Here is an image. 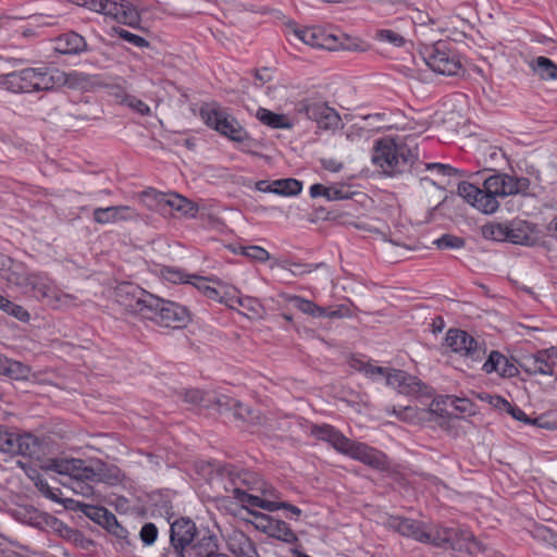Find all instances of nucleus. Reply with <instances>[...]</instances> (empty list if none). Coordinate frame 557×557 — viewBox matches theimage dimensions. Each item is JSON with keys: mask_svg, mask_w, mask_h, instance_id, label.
<instances>
[{"mask_svg": "<svg viewBox=\"0 0 557 557\" xmlns=\"http://www.w3.org/2000/svg\"><path fill=\"white\" fill-rule=\"evenodd\" d=\"M97 512V522L119 539L127 537V530L122 527L116 517L106 508H94Z\"/></svg>", "mask_w": 557, "mask_h": 557, "instance_id": "obj_30", "label": "nucleus"}, {"mask_svg": "<svg viewBox=\"0 0 557 557\" xmlns=\"http://www.w3.org/2000/svg\"><path fill=\"white\" fill-rule=\"evenodd\" d=\"M207 408H214L219 413L232 411L234 407L239 406V401L225 395H213L207 396V404L203 405Z\"/></svg>", "mask_w": 557, "mask_h": 557, "instance_id": "obj_36", "label": "nucleus"}, {"mask_svg": "<svg viewBox=\"0 0 557 557\" xmlns=\"http://www.w3.org/2000/svg\"><path fill=\"white\" fill-rule=\"evenodd\" d=\"M208 393H203L200 389H186L183 392L182 397L185 403L191 404V405H199L201 403L207 404V396Z\"/></svg>", "mask_w": 557, "mask_h": 557, "instance_id": "obj_50", "label": "nucleus"}, {"mask_svg": "<svg viewBox=\"0 0 557 557\" xmlns=\"http://www.w3.org/2000/svg\"><path fill=\"white\" fill-rule=\"evenodd\" d=\"M388 373H391V371H388V369H386V368L370 364L367 368L364 374L371 379H376L379 376H382V377L384 376L387 379Z\"/></svg>", "mask_w": 557, "mask_h": 557, "instance_id": "obj_57", "label": "nucleus"}, {"mask_svg": "<svg viewBox=\"0 0 557 557\" xmlns=\"http://www.w3.org/2000/svg\"><path fill=\"white\" fill-rule=\"evenodd\" d=\"M289 302L304 313L312 317H322L325 313V308L319 307L311 300H307L299 296H294L289 299Z\"/></svg>", "mask_w": 557, "mask_h": 557, "instance_id": "obj_39", "label": "nucleus"}, {"mask_svg": "<svg viewBox=\"0 0 557 557\" xmlns=\"http://www.w3.org/2000/svg\"><path fill=\"white\" fill-rule=\"evenodd\" d=\"M311 434L318 440L327 442L341 454H344L345 450H347V447L351 441L334 426L329 424L312 425Z\"/></svg>", "mask_w": 557, "mask_h": 557, "instance_id": "obj_22", "label": "nucleus"}, {"mask_svg": "<svg viewBox=\"0 0 557 557\" xmlns=\"http://www.w3.org/2000/svg\"><path fill=\"white\" fill-rule=\"evenodd\" d=\"M372 162L385 175L395 176L410 171L418 159L417 145L385 137L375 141Z\"/></svg>", "mask_w": 557, "mask_h": 557, "instance_id": "obj_3", "label": "nucleus"}, {"mask_svg": "<svg viewBox=\"0 0 557 557\" xmlns=\"http://www.w3.org/2000/svg\"><path fill=\"white\" fill-rule=\"evenodd\" d=\"M8 281L32 293L54 309L71 308L77 305V298L62 292L47 276L36 273L12 271Z\"/></svg>", "mask_w": 557, "mask_h": 557, "instance_id": "obj_6", "label": "nucleus"}, {"mask_svg": "<svg viewBox=\"0 0 557 557\" xmlns=\"http://www.w3.org/2000/svg\"><path fill=\"white\" fill-rule=\"evenodd\" d=\"M519 366L528 373L553 375L555 362L548 361V358L542 355V350H539L534 355L522 357Z\"/></svg>", "mask_w": 557, "mask_h": 557, "instance_id": "obj_24", "label": "nucleus"}, {"mask_svg": "<svg viewBox=\"0 0 557 557\" xmlns=\"http://www.w3.org/2000/svg\"><path fill=\"white\" fill-rule=\"evenodd\" d=\"M66 83V74L58 69L27 67L0 77V86L12 92L46 91Z\"/></svg>", "mask_w": 557, "mask_h": 557, "instance_id": "obj_4", "label": "nucleus"}, {"mask_svg": "<svg viewBox=\"0 0 557 557\" xmlns=\"http://www.w3.org/2000/svg\"><path fill=\"white\" fill-rule=\"evenodd\" d=\"M376 38L382 41H387L395 47H401L405 45V41H406L405 38L400 34H398L392 29L379 30L376 33Z\"/></svg>", "mask_w": 557, "mask_h": 557, "instance_id": "obj_45", "label": "nucleus"}, {"mask_svg": "<svg viewBox=\"0 0 557 557\" xmlns=\"http://www.w3.org/2000/svg\"><path fill=\"white\" fill-rule=\"evenodd\" d=\"M164 276L173 283L184 282V274L177 270L166 269Z\"/></svg>", "mask_w": 557, "mask_h": 557, "instance_id": "obj_62", "label": "nucleus"}, {"mask_svg": "<svg viewBox=\"0 0 557 557\" xmlns=\"http://www.w3.org/2000/svg\"><path fill=\"white\" fill-rule=\"evenodd\" d=\"M392 412L395 416H397L399 419L407 421V420H410L411 418H413V416L416 413V409L411 406L399 407V408L393 407Z\"/></svg>", "mask_w": 557, "mask_h": 557, "instance_id": "obj_56", "label": "nucleus"}, {"mask_svg": "<svg viewBox=\"0 0 557 557\" xmlns=\"http://www.w3.org/2000/svg\"><path fill=\"white\" fill-rule=\"evenodd\" d=\"M530 67L541 79L557 81V64L546 57L535 58Z\"/></svg>", "mask_w": 557, "mask_h": 557, "instance_id": "obj_31", "label": "nucleus"}, {"mask_svg": "<svg viewBox=\"0 0 557 557\" xmlns=\"http://www.w3.org/2000/svg\"><path fill=\"white\" fill-rule=\"evenodd\" d=\"M344 455L376 470H384L387 467L386 456L382 451L363 443L350 441Z\"/></svg>", "mask_w": 557, "mask_h": 557, "instance_id": "obj_18", "label": "nucleus"}, {"mask_svg": "<svg viewBox=\"0 0 557 557\" xmlns=\"http://www.w3.org/2000/svg\"><path fill=\"white\" fill-rule=\"evenodd\" d=\"M388 527L403 536L411 537L421 543H430L437 547L451 548L458 552H467L474 555L483 552V545L466 530L456 528H440L428 530L420 522L403 517H391Z\"/></svg>", "mask_w": 557, "mask_h": 557, "instance_id": "obj_1", "label": "nucleus"}, {"mask_svg": "<svg viewBox=\"0 0 557 557\" xmlns=\"http://www.w3.org/2000/svg\"><path fill=\"white\" fill-rule=\"evenodd\" d=\"M369 366H370L369 363H367L366 361H363L357 357H352L349 360V367L351 369L363 372V373H366V370Z\"/></svg>", "mask_w": 557, "mask_h": 557, "instance_id": "obj_61", "label": "nucleus"}, {"mask_svg": "<svg viewBox=\"0 0 557 557\" xmlns=\"http://www.w3.org/2000/svg\"><path fill=\"white\" fill-rule=\"evenodd\" d=\"M530 180L511 176L504 173L493 174L479 188L474 184L461 182L458 184V195L468 203L485 214H492L499 208L498 198L512 195L527 196Z\"/></svg>", "mask_w": 557, "mask_h": 557, "instance_id": "obj_2", "label": "nucleus"}, {"mask_svg": "<svg viewBox=\"0 0 557 557\" xmlns=\"http://www.w3.org/2000/svg\"><path fill=\"white\" fill-rule=\"evenodd\" d=\"M139 536L145 545H151L158 537V529L153 523H145L139 532Z\"/></svg>", "mask_w": 557, "mask_h": 557, "instance_id": "obj_49", "label": "nucleus"}, {"mask_svg": "<svg viewBox=\"0 0 557 557\" xmlns=\"http://www.w3.org/2000/svg\"><path fill=\"white\" fill-rule=\"evenodd\" d=\"M256 116L262 124L272 128L288 129L293 126L286 115L275 113L265 108H259Z\"/></svg>", "mask_w": 557, "mask_h": 557, "instance_id": "obj_32", "label": "nucleus"}, {"mask_svg": "<svg viewBox=\"0 0 557 557\" xmlns=\"http://www.w3.org/2000/svg\"><path fill=\"white\" fill-rule=\"evenodd\" d=\"M426 170H435L438 174L443 176H461L462 173L456 168H453L448 164L443 163H428Z\"/></svg>", "mask_w": 557, "mask_h": 557, "instance_id": "obj_51", "label": "nucleus"}, {"mask_svg": "<svg viewBox=\"0 0 557 557\" xmlns=\"http://www.w3.org/2000/svg\"><path fill=\"white\" fill-rule=\"evenodd\" d=\"M171 211L181 212L185 216L194 218L198 212V208L187 198L175 193H169L165 202V213Z\"/></svg>", "mask_w": 557, "mask_h": 557, "instance_id": "obj_29", "label": "nucleus"}, {"mask_svg": "<svg viewBox=\"0 0 557 557\" xmlns=\"http://www.w3.org/2000/svg\"><path fill=\"white\" fill-rule=\"evenodd\" d=\"M322 163L325 170L334 173L341 171V169L343 168V164L341 162H337L336 160L333 159L323 160Z\"/></svg>", "mask_w": 557, "mask_h": 557, "instance_id": "obj_63", "label": "nucleus"}, {"mask_svg": "<svg viewBox=\"0 0 557 557\" xmlns=\"http://www.w3.org/2000/svg\"><path fill=\"white\" fill-rule=\"evenodd\" d=\"M482 369L486 373L496 372L504 377H513L518 374V368L496 350L491 351Z\"/></svg>", "mask_w": 557, "mask_h": 557, "instance_id": "obj_23", "label": "nucleus"}, {"mask_svg": "<svg viewBox=\"0 0 557 557\" xmlns=\"http://www.w3.org/2000/svg\"><path fill=\"white\" fill-rule=\"evenodd\" d=\"M225 472L228 475V478L234 486L233 494H234V497L238 502H240L243 504H247L248 506L258 507V508L271 511V512L277 510L274 499L261 498L259 496L251 495V494L247 493V491L242 488L240 484L248 483V479L251 476L250 473L239 472V471H236L234 468H230V469L226 468Z\"/></svg>", "mask_w": 557, "mask_h": 557, "instance_id": "obj_15", "label": "nucleus"}, {"mask_svg": "<svg viewBox=\"0 0 557 557\" xmlns=\"http://www.w3.org/2000/svg\"><path fill=\"white\" fill-rule=\"evenodd\" d=\"M157 304L151 305V311L147 319L154 321L161 326L177 329L185 325L189 320L185 307L169 300L156 297Z\"/></svg>", "mask_w": 557, "mask_h": 557, "instance_id": "obj_12", "label": "nucleus"}, {"mask_svg": "<svg viewBox=\"0 0 557 557\" xmlns=\"http://www.w3.org/2000/svg\"><path fill=\"white\" fill-rule=\"evenodd\" d=\"M260 518L265 521V525L262 527V530L265 533H268L271 537L277 539L289 544L297 541L296 534L286 522L273 519L263 513H260Z\"/></svg>", "mask_w": 557, "mask_h": 557, "instance_id": "obj_25", "label": "nucleus"}, {"mask_svg": "<svg viewBox=\"0 0 557 557\" xmlns=\"http://www.w3.org/2000/svg\"><path fill=\"white\" fill-rule=\"evenodd\" d=\"M234 417L251 425H265L268 418L239 401V406L232 409Z\"/></svg>", "mask_w": 557, "mask_h": 557, "instance_id": "obj_35", "label": "nucleus"}, {"mask_svg": "<svg viewBox=\"0 0 557 557\" xmlns=\"http://www.w3.org/2000/svg\"><path fill=\"white\" fill-rule=\"evenodd\" d=\"M166 197L168 194L160 193L152 188H149L139 195V199L146 208L161 213H165Z\"/></svg>", "mask_w": 557, "mask_h": 557, "instance_id": "obj_33", "label": "nucleus"}, {"mask_svg": "<svg viewBox=\"0 0 557 557\" xmlns=\"http://www.w3.org/2000/svg\"><path fill=\"white\" fill-rule=\"evenodd\" d=\"M121 102L125 103L140 115H148L150 113V108L144 101L132 95H124Z\"/></svg>", "mask_w": 557, "mask_h": 557, "instance_id": "obj_44", "label": "nucleus"}, {"mask_svg": "<svg viewBox=\"0 0 557 557\" xmlns=\"http://www.w3.org/2000/svg\"><path fill=\"white\" fill-rule=\"evenodd\" d=\"M293 267L301 268V271H293L294 275H301L305 273H311L312 271L320 269V268H325L326 265H325V263L321 262V263H315V264L293 263Z\"/></svg>", "mask_w": 557, "mask_h": 557, "instance_id": "obj_58", "label": "nucleus"}, {"mask_svg": "<svg viewBox=\"0 0 557 557\" xmlns=\"http://www.w3.org/2000/svg\"><path fill=\"white\" fill-rule=\"evenodd\" d=\"M273 185V193L283 196H295L302 189V184L295 178L276 180Z\"/></svg>", "mask_w": 557, "mask_h": 557, "instance_id": "obj_38", "label": "nucleus"}, {"mask_svg": "<svg viewBox=\"0 0 557 557\" xmlns=\"http://www.w3.org/2000/svg\"><path fill=\"white\" fill-rule=\"evenodd\" d=\"M92 219L98 224H114L122 221L138 220L139 214L128 206H111L96 208L92 211Z\"/></svg>", "mask_w": 557, "mask_h": 557, "instance_id": "obj_19", "label": "nucleus"}, {"mask_svg": "<svg viewBox=\"0 0 557 557\" xmlns=\"http://www.w3.org/2000/svg\"><path fill=\"white\" fill-rule=\"evenodd\" d=\"M205 296L219 302H225L231 308H234V305L230 304V298H226V293L222 294V292L215 287L210 286L209 288H206Z\"/></svg>", "mask_w": 557, "mask_h": 557, "instance_id": "obj_53", "label": "nucleus"}, {"mask_svg": "<svg viewBox=\"0 0 557 557\" xmlns=\"http://www.w3.org/2000/svg\"><path fill=\"white\" fill-rule=\"evenodd\" d=\"M115 300L126 311L147 319L151 305L157 304L156 296L132 283H122L115 289Z\"/></svg>", "mask_w": 557, "mask_h": 557, "instance_id": "obj_11", "label": "nucleus"}, {"mask_svg": "<svg viewBox=\"0 0 557 557\" xmlns=\"http://www.w3.org/2000/svg\"><path fill=\"white\" fill-rule=\"evenodd\" d=\"M0 451L39 460L42 454V443L30 433L9 432L0 425Z\"/></svg>", "mask_w": 557, "mask_h": 557, "instance_id": "obj_10", "label": "nucleus"}, {"mask_svg": "<svg viewBox=\"0 0 557 557\" xmlns=\"http://www.w3.org/2000/svg\"><path fill=\"white\" fill-rule=\"evenodd\" d=\"M36 487L40 491L41 494H44L46 497L52 499V500H58V495L55 493V491H53L47 481L45 480H41V479H38L35 483Z\"/></svg>", "mask_w": 557, "mask_h": 557, "instance_id": "obj_55", "label": "nucleus"}, {"mask_svg": "<svg viewBox=\"0 0 557 557\" xmlns=\"http://www.w3.org/2000/svg\"><path fill=\"white\" fill-rule=\"evenodd\" d=\"M78 4L131 27L140 22L138 11L126 0H82Z\"/></svg>", "mask_w": 557, "mask_h": 557, "instance_id": "obj_9", "label": "nucleus"}, {"mask_svg": "<svg viewBox=\"0 0 557 557\" xmlns=\"http://www.w3.org/2000/svg\"><path fill=\"white\" fill-rule=\"evenodd\" d=\"M30 373L28 367L20 361L8 359L3 356L0 367V374L14 380H26Z\"/></svg>", "mask_w": 557, "mask_h": 557, "instance_id": "obj_34", "label": "nucleus"}, {"mask_svg": "<svg viewBox=\"0 0 557 557\" xmlns=\"http://www.w3.org/2000/svg\"><path fill=\"white\" fill-rule=\"evenodd\" d=\"M197 534L196 524L189 518H181L172 522L170 528L172 549L166 553L165 557H186L185 553L193 544Z\"/></svg>", "mask_w": 557, "mask_h": 557, "instance_id": "obj_13", "label": "nucleus"}, {"mask_svg": "<svg viewBox=\"0 0 557 557\" xmlns=\"http://www.w3.org/2000/svg\"><path fill=\"white\" fill-rule=\"evenodd\" d=\"M297 111L304 113L308 119L317 122L323 129H335L341 125L342 119L337 111L320 101H301Z\"/></svg>", "mask_w": 557, "mask_h": 557, "instance_id": "obj_14", "label": "nucleus"}, {"mask_svg": "<svg viewBox=\"0 0 557 557\" xmlns=\"http://www.w3.org/2000/svg\"><path fill=\"white\" fill-rule=\"evenodd\" d=\"M230 304H237L243 309V314L248 318L260 317L262 306L258 299L252 297H232Z\"/></svg>", "mask_w": 557, "mask_h": 557, "instance_id": "obj_37", "label": "nucleus"}, {"mask_svg": "<svg viewBox=\"0 0 557 557\" xmlns=\"http://www.w3.org/2000/svg\"><path fill=\"white\" fill-rule=\"evenodd\" d=\"M87 44L81 35L74 32L59 36L54 41V51L61 54H76L86 50Z\"/></svg>", "mask_w": 557, "mask_h": 557, "instance_id": "obj_26", "label": "nucleus"}, {"mask_svg": "<svg viewBox=\"0 0 557 557\" xmlns=\"http://www.w3.org/2000/svg\"><path fill=\"white\" fill-rule=\"evenodd\" d=\"M198 540L191 544L187 553L194 552L198 557H210L219 549L218 537L209 530L198 531Z\"/></svg>", "mask_w": 557, "mask_h": 557, "instance_id": "obj_27", "label": "nucleus"}, {"mask_svg": "<svg viewBox=\"0 0 557 557\" xmlns=\"http://www.w3.org/2000/svg\"><path fill=\"white\" fill-rule=\"evenodd\" d=\"M420 53L429 67L443 75H456L461 67L460 60L448 42L438 40L431 45H424Z\"/></svg>", "mask_w": 557, "mask_h": 557, "instance_id": "obj_8", "label": "nucleus"}, {"mask_svg": "<svg viewBox=\"0 0 557 557\" xmlns=\"http://www.w3.org/2000/svg\"><path fill=\"white\" fill-rule=\"evenodd\" d=\"M351 193H349L348 189L345 188L344 185L342 186H330L327 187L326 191V199L327 200H343L348 199L350 197Z\"/></svg>", "mask_w": 557, "mask_h": 557, "instance_id": "obj_52", "label": "nucleus"}, {"mask_svg": "<svg viewBox=\"0 0 557 557\" xmlns=\"http://www.w3.org/2000/svg\"><path fill=\"white\" fill-rule=\"evenodd\" d=\"M226 545L235 557H260L255 543L239 530H232L227 534Z\"/></svg>", "mask_w": 557, "mask_h": 557, "instance_id": "obj_21", "label": "nucleus"}, {"mask_svg": "<svg viewBox=\"0 0 557 557\" xmlns=\"http://www.w3.org/2000/svg\"><path fill=\"white\" fill-rule=\"evenodd\" d=\"M507 412L517 421H521L525 424L530 425H537L543 426V424L540 423V420L537 418L531 419L527 416V413L519 407L510 405V408H508Z\"/></svg>", "mask_w": 557, "mask_h": 557, "instance_id": "obj_48", "label": "nucleus"}, {"mask_svg": "<svg viewBox=\"0 0 557 557\" xmlns=\"http://www.w3.org/2000/svg\"><path fill=\"white\" fill-rule=\"evenodd\" d=\"M40 468L55 473H74L79 479L115 485L121 482V471L115 466H109L98 460L87 466L84 460L76 458H50L44 460Z\"/></svg>", "mask_w": 557, "mask_h": 557, "instance_id": "obj_5", "label": "nucleus"}, {"mask_svg": "<svg viewBox=\"0 0 557 557\" xmlns=\"http://www.w3.org/2000/svg\"><path fill=\"white\" fill-rule=\"evenodd\" d=\"M326 191H327V187H325L321 184H313L310 187V196L313 198L319 197V196H323L326 198Z\"/></svg>", "mask_w": 557, "mask_h": 557, "instance_id": "obj_64", "label": "nucleus"}, {"mask_svg": "<svg viewBox=\"0 0 557 557\" xmlns=\"http://www.w3.org/2000/svg\"><path fill=\"white\" fill-rule=\"evenodd\" d=\"M191 278L193 281H188V283L193 284L199 292H201L205 295L206 288L210 287V285L208 284L209 278L201 276H191Z\"/></svg>", "mask_w": 557, "mask_h": 557, "instance_id": "obj_60", "label": "nucleus"}, {"mask_svg": "<svg viewBox=\"0 0 557 557\" xmlns=\"http://www.w3.org/2000/svg\"><path fill=\"white\" fill-rule=\"evenodd\" d=\"M445 341L453 351L470 358L472 361H481L486 355V348L466 331L449 330Z\"/></svg>", "mask_w": 557, "mask_h": 557, "instance_id": "obj_16", "label": "nucleus"}, {"mask_svg": "<svg viewBox=\"0 0 557 557\" xmlns=\"http://www.w3.org/2000/svg\"><path fill=\"white\" fill-rule=\"evenodd\" d=\"M483 236L496 242H507V223H491L482 228Z\"/></svg>", "mask_w": 557, "mask_h": 557, "instance_id": "obj_40", "label": "nucleus"}, {"mask_svg": "<svg viewBox=\"0 0 557 557\" xmlns=\"http://www.w3.org/2000/svg\"><path fill=\"white\" fill-rule=\"evenodd\" d=\"M531 225L523 220H512L507 222V242L517 245H528L532 234Z\"/></svg>", "mask_w": 557, "mask_h": 557, "instance_id": "obj_28", "label": "nucleus"}, {"mask_svg": "<svg viewBox=\"0 0 557 557\" xmlns=\"http://www.w3.org/2000/svg\"><path fill=\"white\" fill-rule=\"evenodd\" d=\"M295 35L304 44L314 48H323L327 50H336L338 48L337 37L319 27L296 29Z\"/></svg>", "mask_w": 557, "mask_h": 557, "instance_id": "obj_20", "label": "nucleus"}, {"mask_svg": "<svg viewBox=\"0 0 557 557\" xmlns=\"http://www.w3.org/2000/svg\"><path fill=\"white\" fill-rule=\"evenodd\" d=\"M434 243L440 249H459L465 246L463 238L450 234L443 235Z\"/></svg>", "mask_w": 557, "mask_h": 557, "instance_id": "obj_43", "label": "nucleus"}, {"mask_svg": "<svg viewBox=\"0 0 557 557\" xmlns=\"http://www.w3.org/2000/svg\"><path fill=\"white\" fill-rule=\"evenodd\" d=\"M0 310L14 317L15 319H17L22 322H27L30 319V315L25 308H23L22 306H20L17 304L12 302L11 300H9L5 297L3 299V302H1V305H0Z\"/></svg>", "mask_w": 557, "mask_h": 557, "instance_id": "obj_41", "label": "nucleus"}, {"mask_svg": "<svg viewBox=\"0 0 557 557\" xmlns=\"http://www.w3.org/2000/svg\"><path fill=\"white\" fill-rule=\"evenodd\" d=\"M114 30L121 39H123L136 47L144 48V47L149 46V42L144 37L135 35L126 29L119 27V28H114Z\"/></svg>", "mask_w": 557, "mask_h": 557, "instance_id": "obj_46", "label": "nucleus"}, {"mask_svg": "<svg viewBox=\"0 0 557 557\" xmlns=\"http://www.w3.org/2000/svg\"><path fill=\"white\" fill-rule=\"evenodd\" d=\"M200 116L208 126L221 135L233 141L245 144L244 150L249 151L253 140L249 138L248 133L239 122L225 110L218 106L206 104L200 109Z\"/></svg>", "mask_w": 557, "mask_h": 557, "instance_id": "obj_7", "label": "nucleus"}, {"mask_svg": "<svg viewBox=\"0 0 557 557\" xmlns=\"http://www.w3.org/2000/svg\"><path fill=\"white\" fill-rule=\"evenodd\" d=\"M482 399H490V404L499 409L507 412L508 408H510V405L505 398L498 396V395H484L482 396Z\"/></svg>", "mask_w": 557, "mask_h": 557, "instance_id": "obj_54", "label": "nucleus"}, {"mask_svg": "<svg viewBox=\"0 0 557 557\" xmlns=\"http://www.w3.org/2000/svg\"><path fill=\"white\" fill-rule=\"evenodd\" d=\"M243 256L259 262H265L270 259V253L260 246H247L243 250Z\"/></svg>", "mask_w": 557, "mask_h": 557, "instance_id": "obj_47", "label": "nucleus"}, {"mask_svg": "<svg viewBox=\"0 0 557 557\" xmlns=\"http://www.w3.org/2000/svg\"><path fill=\"white\" fill-rule=\"evenodd\" d=\"M66 475L71 480V486L75 493L82 494L83 496L89 497L94 494V488L90 485L92 481L88 479H79L74 473H60Z\"/></svg>", "mask_w": 557, "mask_h": 557, "instance_id": "obj_42", "label": "nucleus"}, {"mask_svg": "<svg viewBox=\"0 0 557 557\" xmlns=\"http://www.w3.org/2000/svg\"><path fill=\"white\" fill-rule=\"evenodd\" d=\"M444 399H446V401H449L450 405L455 406V408L457 410H460L461 412H466L468 410L469 405H470L467 399L457 398V397H454V396H446Z\"/></svg>", "mask_w": 557, "mask_h": 557, "instance_id": "obj_59", "label": "nucleus"}, {"mask_svg": "<svg viewBox=\"0 0 557 557\" xmlns=\"http://www.w3.org/2000/svg\"><path fill=\"white\" fill-rule=\"evenodd\" d=\"M387 385L395 388L399 394L408 396H429L430 391L418 377L401 370H392L387 374Z\"/></svg>", "mask_w": 557, "mask_h": 557, "instance_id": "obj_17", "label": "nucleus"}]
</instances>
